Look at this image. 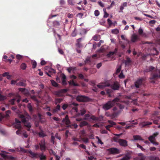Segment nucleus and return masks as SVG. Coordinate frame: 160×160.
<instances>
[{"instance_id": "nucleus-54", "label": "nucleus", "mask_w": 160, "mask_h": 160, "mask_svg": "<svg viewBox=\"0 0 160 160\" xmlns=\"http://www.w3.org/2000/svg\"><path fill=\"white\" fill-rule=\"evenodd\" d=\"M72 83H71L72 85H73L74 86H79V85L78 84L75 83L73 80H72Z\"/></svg>"}, {"instance_id": "nucleus-55", "label": "nucleus", "mask_w": 160, "mask_h": 160, "mask_svg": "<svg viewBox=\"0 0 160 160\" xmlns=\"http://www.w3.org/2000/svg\"><path fill=\"white\" fill-rule=\"evenodd\" d=\"M72 83H71L72 85H73L74 86H79V85L78 84L75 83L73 80H72Z\"/></svg>"}, {"instance_id": "nucleus-56", "label": "nucleus", "mask_w": 160, "mask_h": 160, "mask_svg": "<svg viewBox=\"0 0 160 160\" xmlns=\"http://www.w3.org/2000/svg\"><path fill=\"white\" fill-rule=\"evenodd\" d=\"M72 83H71L72 85H73L74 86H79V85L78 84L75 83L73 80H72Z\"/></svg>"}, {"instance_id": "nucleus-38", "label": "nucleus", "mask_w": 160, "mask_h": 160, "mask_svg": "<svg viewBox=\"0 0 160 160\" xmlns=\"http://www.w3.org/2000/svg\"><path fill=\"white\" fill-rule=\"evenodd\" d=\"M90 118L93 121H97V117L93 115H91Z\"/></svg>"}, {"instance_id": "nucleus-24", "label": "nucleus", "mask_w": 160, "mask_h": 160, "mask_svg": "<svg viewBox=\"0 0 160 160\" xmlns=\"http://www.w3.org/2000/svg\"><path fill=\"white\" fill-rule=\"evenodd\" d=\"M131 62V61L128 57L126 58V60L125 61V63L126 65H128Z\"/></svg>"}, {"instance_id": "nucleus-25", "label": "nucleus", "mask_w": 160, "mask_h": 160, "mask_svg": "<svg viewBox=\"0 0 160 160\" xmlns=\"http://www.w3.org/2000/svg\"><path fill=\"white\" fill-rule=\"evenodd\" d=\"M133 138L135 140H142L143 139L139 135H134L133 136Z\"/></svg>"}, {"instance_id": "nucleus-22", "label": "nucleus", "mask_w": 160, "mask_h": 160, "mask_svg": "<svg viewBox=\"0 0 160 160\" xmlns=\"http://www.w3.org/2000/svg\"><path fill=\"white\" fill-rule=\"evenodd\" d=\"M88 124V123L86 121H83L81 122L80 124V127H82L83 126H87Z\"/></svg>"}, {"instance_id": "nucleus-17", "label": "nucleus", "mask_w": 160, "mask_h": 160, "mask_svg": "<svg viewBox=\"0 0 160 160\" xmlns=\"http://www.w3.org/2000/svg\"><path fill=\"white\" fill-rule=\"evenodd\" d=\"M62 122H65L66 124L67 125H68L70 123V121L68 118V115H66L65 116V118L63 119Z\"/></svg>"}, {"instance_id": "nucleus-50", "label": "nucleus", "mask_w": 160, "mask_h": 160, "mask_svg": "<svg viewBox=\"0 0 160 160\" xmlns=\"http://www.w3.org/2000/svg\"><path fill=\"white\" fill-rule=\"evenodd\" d=\"M18 81V79L17 80H12L11 81V84H16V83Z\"/></svg>"}, {"instance_id": "nucleus-45", "label": "nucleus", "mask_w": 160, "mask_h": 160, "mask_svg": "<svg viewBox=\"0 0 160 160\" xmlns=\"http://www.w3.org/2000/svg\"><path fill=\"white\" fill-rule=\"evenodd\" d=\"M108 122L110 124V125H112V127L113 125H116V123L115 122H114L113 121L111 120H108Z\"/></svg>"}, {"instance_id": "nucleus-41", "label": "nucleus", "mask_w": 160, "mask_h": 160, "mask_svg": "<svg viewBox=\"0 0 160 160\" xmlns=\"http://www.w3.org/2000/svg\"><path fill=\"white\" fill-rule=\"evenodd\" d=\"M15 128L17 129H19L21 128V125L20 124H16L15 126Z\"/></svg>"}, {"instance_id": "nucleus-60", "label": "nucleus", "mask_w": 160, "mask_h": 160, "mask_svg": "<svg viewBox=\"0 0 160 160\" xmlns=\"http://www.w3.org/2000/svg\"><path fill=\"white\" fill-rule=\"evenodd\" d=\"M82 140L83 142H84L85 143H88V139L87 138H83L82 139Z\"/></svg>"}, {"instance_id": "nucleus-48", "label": "nucleus", "mask_w": 160, "mask_h": 160, "mask_svg": "<svg viewBox=\"0 0 160 160\" xmlns=\"http://www.w3.org/2000/svg\"><path fill=\"white\" fill-rule=\"evenodd\" d=\"M32 68H35L37 66V62L36 61H34L32 62Z\"/></svg>"}, {"instance_id": "nucleus-63", "label": "nucleus", "mask_w": 160, "mask_h": 160, "mask_svg": "<svg viewBox=\"0 0 160 160\" xmlns=\"http://www.w3.org/2000/svg\"><path fill=\"white\" fill-rule=\"evenodd\" d=\"M10 113V110H8L6 112V117H8L9 116V114Z\"/></svg>"}, {"instance_id": "nucleus-12", "label": "nucleus", "mask_w": 160, "mask_h": 160, "mask_svg": "<svg viewBox=\"0 0 160 160\" xmlns=\"http://www.w3.org/2000/svg\"><path fill=\"white\" fill-rule=\"evenodd\" d=\"M139 39V37L135 33L133 34L131 36V40L132 42H135Z\"/></svg>"}, {"instance_id": "nucleus-20", "label": "nucleus", "mask_w": 160, "mask_h": 160, "mask_svg": "<svg viewBox=\"0 0 160 160\" xmlns=\"http://www.w3.org/2000/svg\"><path fill=\"white\" fill-rule=\"evenodd\" d=\"M138 32L139 35H142V36L146 35L145 33L143 32V29L141 28L138 29Z\"/></svg>"}, {"instance_id": "nucleus-58", "label": "nucleus", "mask_w": 160, "mask_h": 160, "mask_svg": "<svg viewBox=\"0 0 160 160\" xmlns=\"http://www.w3.org/2000/svg\"><path fill=\"white\" fill-rule=\"evenodd\" d=\"M103 117L101 115L100 116L97 117V121H102L103 120Z\"/></svg>"}, {"instance_id": "nucleus-36", "label": "nucleus", "mask_w": 160, "mask_h": 160, "mask_svg": "<svg viewBox=\"0 0 160 160\" xmlns=\"http://www.w3.org/2000/svg\"><path fill=\"white\" fill-rule=\"evenodd\" d=\"M103 11H104V13L103 17L104 18H107V17H108L109 14L108 13H107V12H106V9H103Z\"/></svg>"}, {"instance_id": "nucleus-37", "label": "nucleus", "mask_w": 160, "mask_h": 160, "mask_svg": "<svg viewBox=\"0 0 160 160\" xmlns=\"http://www.w3.org/2000/svg\"><path fill=\"white\" fill-rule=\"evenodd\" d=\"M118 137H113V139L114 142L119 143L120 139H118Z\"/></svg>"}, {"instance_id": "nucleus-62", "label": "nucleus", "mask_w": 160, "mask_h": 160, "mask_svg": "<svg viewBox=\"0 0 160 160\" xmlns=\"http://www.w3.org/2000/svg\"><path fill=\"white\" fill-rule=\"evenodd\" d=\"M52 119L55 121H56L57 122H59L60 121V119L57 117H53L52 118Z\"/></svg>"}, {"instance_id": "nucleus-13", "label": "nucleus", "mask_w": 160, "mask_h": 160, "mask_svg": "<svg viewBox=\"0 0 160 160\" xmlns=\"http://www.w3.org/2000/svg\"><path fill=\"white\" fill-rule=\"evenodd\" d=\"M122 110L118 109L116 112H114L111 116V118H114L117 117L122 112Z\"/></svg>"}, {"instance_id": "nucleus-30", "label": "nucleus", "mask_w": 160, "mask_h": 160, "mask_svg": "<svg viewBox=\"0 0 160 160\" xmlns=\"http://www.w3.org/2000/svg\"><path fill=\"white\" fill-rule=\"evenodd\" d=\"M49 152L51 155H53L55 156L57 155L56 153L52 149L49 150Z\"/></svg>"}, {"instance_id": "nucleus-2", "label": "nucleus", "mask_w": 160, "mask_h": 160, "mask_svg": "<svg viewBox=\"0 0 160 160\" xmlns=\"http://www.w3.org/2000/svg\"><path fill=\"white\" fill-rule=\"evenodd\" d=\"M160 78V70L156 69L153 70L150 74L149 78L150 82L151 83H155V80Z\"/></svg>"}, {"instance_id": "nucleus-49", "label": "nucleus", "mask_w": 160, "mask_h": 160, "mask_svg": "<svg viewBox=\"0 0 160 160\" xmlns=\"http://www.w3.org/2000/svg\"><path fill=\"white\" fill-rule=\"evenodd\" d=\"M115 3L114 2V1H112L111 5L109 6H108L107 7V9H110L113 6V5H114L115 4Z\"/></svg>"}, {"instance_id": "nucleus-11", "label": "nucleus", "mask_w": 160, "mask_h": 160, "mask_svg": "<svg viewBox=\"0 0 160 160\" xmlns=\"http://www.w3.org/2000/svg\"><path fill=\"white\" fill-rule=\"evenodd\" d=\"M119 143L122 147H126L128 146V141L123 139H120Z\"/></svg>"}, {"instance_id": "nucleus-14", "label": "nucleus", "mask_w": 160, "mask_h": 160, "mask_svg": "<svg viewBox=\"0 0 160 160\" xmlns=\"http://www.w3.org/2000/svg\"><path fill=\"white\" fill-rule=\"evenodd\" d=\"M148 140L150 142L154 144L158 145V143L154 141L155 138L153 136H150L148 138Z\"/></svg>"}, {"instance_id": "nucleus-44", "label": "nucleus", "mask_w": 160, "mask_h": 160, "mask_svg": "<svg viewBox=\"0 0 160 160\" xmlns=\"http://www.w3.org/2000/svg\"><path fill=\"white\" fill-rule=\"evenodd\" d=\"M39 136L41 137H44L45 136V134L43 133L42 132H39L38 133Z\"/></svg>"}, {"instance_id": "nucleus-57", "label": "nucleus", "mask_w": 160, "mask_h": 160, "mask_svg": "<svg viewBox=\"0 0 160 160\" xmlns=\"http://www.w3.org/2000/svg\"><path fill=\"white\" fill-rule=\"evenodd\" d=\"M55 139V137L53 136H52L51 137V141L53 143V144H54V140Z\"/></svg>"}, {"instance_id": "nucleus-9", "label": "nucleus", "mask_w": 160, "mask_h": 160, "mask_svg": "<svg viewBox=\"0 0 160 160\" xmlns=\"http://www.w3.org/2000/svg\"><path fill=\"white\" fill-rule=\"evenodd\" d=\"M110 84L108 82L100 83L97 85L98 88L101 89H103L106 87H109Z\"/></svg>"}, {"instance_id": "nucleus-64", "label": "nucleus", "mask_w": 160, "mask_h": 160, "mask_svg": "<svg viewBox=\"0 0 160 160\" xmlns=\"http://www.w3.org/2000/svg\"><path fill=\"white\" fill-rule=\"evenodd\" d=\"M76 45L79 48H80V47H82V44L81 43H79V42H77Z\"/></svg>"}, {"instance_id": "nucleus-40", "label": "nucleus", "mask_w": 160, "mask_h": 160, "mask_svg": "<svg viewBox=\"0 0 160 160\" xmlns=\"http://www.w3.org/2000/svg\"><path fill=\"white\" fill-rule=\"evenodd\" d=\"M60 92H61L62 94V93H66L68 91V89H62L60 90Z\"/></svg>"}, {"instance_id": "nucleus-31", "label": "nucleus", "mask_w": 160, "mask_h": 160, "mask_svg": "<svg viewBox=\"0 0 160 160\" xmlns=\"http://www.w3.org/2000/svg\"><path fill=\"white\" fill-rule=\"evenodd\" d=\"M19 91L21 92H24V91H26L27 92H25V93H28V90L27 89L23 88H18Z\"/></svg>"}, {"instance_id": "nucleus-4", "label": "nucleus", "mask_w": 160, "mask_h": 160, "mask_svg": "<svg viewBox=\"0 0 160 160\" xmlns=\"http://www.w3.org/2000/svg\"><path fill=\"white\" fill-rule=\"evenodd\" d=\"M76 99L78 101L81 102H88L92 100L88 97L84 95H78L76 97Z\"/></svg>"}, {"instance_id": "nucleus-59", "label": "nucleus", "mask_w": 160, "mask_h": 160, "mask_svg": "<svg viewBox=\"0 0 160 160\" xmlns=\"http://www.w3.org/2000/svg\"><path fill=\"white\" fill-rule=\"evenodd\" d=\"M16 58L17 59L20 60L22 58V56L18 54L16 55Z\"/></svg>"}, {"instance_id": "nucleus-5", "label": "nucleus", "mask_w": 160, "mask_h": 160, "mask_svg": "<svg viewBox=\"0 0 160 160\" xmlns=\"http://www.w3.org/2000/svg\"><path fill=\"white\" fill-rule=\"evenodd\" d=\"M21 150L22 152L26 153H29V156L32 158H38V153H35L32 152L31 150H26L24 149L21 148Z\"/></svg>"}, {"instance_id": "nucleus-46", "label": "nucleus", "mask_w": 160, "mask_h": 160, "mask_svg": "<svg viewBox=\"0 0 160 160\" xmlns=\"http://www.w3.org/2000/svg\"><path fill=\"white\" fill-rule=\"evenodd\" d=\"M85 62L86 63H90L91 62V61H90V57H87L85 61Z\"/></svg>"}, {"instance_id": "nucleus-16", "label": "nucleus", "mask_w": 160, "mask_h": 160, "mask_svg": "<svg viewBox=\"0 0 160 160\" xmlns=\"http://www.w3.org/2000/svg\"><path fill=\"white\" fill-rule=\"evenodd\" d=\"M26 81L24 80H21L20 82L16 83V85L18 86L25 87L26 85Z\"/></svg>"}, {"instance_id": "nucleus-29", "label": "nucleus", "mask_w": 160, "mask_h": 160, "mask_svg": "<svg viewBox=\"0 0 160 160\" xmlns=\"http://www.w3.org/2000/svg\"><path fill=\"white\" fill-rule=\"evenodd\" d=\"M130 157L127 155H126L125 156L123 157L120 160H129Z\"/></svg>"}, {"instance_id": "nucleus-7", "label": "nucleus", "mask_w": 160, "mask_h": 160, "mask_svg": "<svg viewBox=\"0 0 160 160\" xmlns=\"http://www.w3.org/2000/svg\"><path fill=\"white\" fill-rule=\"evenodd\" d=\"M109 86L114 90H119L120 87V85L118 82L116 81L114 82L113 84L111 85L110 84Z\"/></svg>"}, {"instance_id": "nucleus-23", "label": "nucleus", "mask_w": 160, "mask_h": 160, "mask_svg": "<svg viewBox=\"0 0 160 160\" xmlns=\"http://www.w3.org/2000/svg\"><path fill=\"white\" fill-rule=\"evenodd\" d=\"M63 100L62 98H56L55 99V104L57 105L58 103H60Z\"/></svg>"}, {"instance_id": "nucleus-47", "label": "nucleus", "mask_w": 160, "mask_h": 160, "mask_svg": "<svg viewBox=\"0 0 160 160\" xmlns=\"http://www.w3.org/2000/svg\"><path fill=\"white\" fill-rule=\"evenodd\" d=\"M56 94L59 97H61L62 96V93L60 92V90L56 92Z\"/></svg>"}, {"instance_id": "nucleus-19", "label": "nucleus", "mask_w": 160, "mask_h": 160, "mask_svg": "<svg viewBox=\"0 0 160 160\" xmlns=\"http://www.w3.org/2000/svg\"><path fill=\"white\" fill-rule=\"evenodd\" d=\"M60 105L59 104L57 105L56 107L52 110V112L54 113H55L58 112L60 110Z\"/></svg>"}, {"instance_id": "nucleus-3", "label": "nucleus", "mask_w": 160, "mask_h": 160, "mask_svg": "<svg viewBox=\"0 0 160 160\" xmlns=\"http://www.w3.org/2000/svg\"><path fill=\"white\" fill-rule=\"evenodd\" d=\"M19 117L21 119L22 122L24 123V126L28 128L27 129V130L30 131V128L31 126L30 123L29 122V118L25 116L23 114L19 115Z\"/></svg>"}, {"instance_id": "nucleus-18", "label": "nucleus", "mask_w": 160, "mask_h": 160, "mask_svg": "<svg viewBox=\"0 0 160 160\" xmlns=\"http://www.w3.org/2000/svg\"><path fill=\"white\" fill-rule=\"evenodd\" d=\"M152 122H142L141 123V125L142 127H148V125H151Z\"/></svg>"}, {"instance_id": "nucleus-33", "label": "nucleus", "mask_w": 160, "mask_h": 160, "mask_svg": "<svg viewBox=\"0 0 160 160\" xmlns=\"http://www.w3.org/2000/svg\"><path fill=\"white\" fill-rule=\"evenodd\" d=\"M119 30L117 29H112V32L114 34H117L119 33Z\"/></svg>"}, {"instance_id": "nucleus-15", "label": "nucleus", "mask_w": 160, "mask_h": 160, "mask_svg": "<svg viewBox=\"0 0 160 160\" xmlns=\"http://www.w3.org/2000/svg\"><path fill=\"white\" fill-rule=\"evenodd\" d=\"M155 69L154 67L152 66H150L147 69L144 70V72H152L153 70Z\"/></svg>"}, {"instance_id": "nucleus-27", "label": "nucleus", "mask_w": 160, "mask_h": 160, "mask_svg": "<svg viewBox=\"0 0 160 160\" xmlns=\"http://www.w3.org/2000/svg\"><path fill=\"white\" fill-rule=\"evenodd\" d=\"M27 108L30 112H32L33 111L32 108L30 103H29L27 105Z\"/></svg>"}, {"instance_id": "nucleus-10", "label": "nucleus", "mask_w": 160, "mask_h": 160, "mask_svg": "<svg viewBox=\"0 0 160 160\" xmlns=\"http://www.w3.org/2000/svg\"><path fill=\"white\" fill-rule=\"evenodd\" d=\"M39 144L41 151H45L46 150V143L44 139H43L40 141Z\"/></svg>"}, {"instance_id": "nucleus-61", "label": "nucleus", "mask_w": 160, "mask_h": 160, "mask_svg": "<svg viewBox=\"0 0 160 160\" xmlns=\"http://www.w3.org/2000/svg\"><path fill=\"white\" fill-rule=\"evenodd\" d=\"M83 15V14L82 13H79L77 14V17H78L80 18H82Z\"/></svg>"}, {"instance_id": "nucleus-8", "label": "nucleus", "mask_w": 160, "mask_h": 160, "mask_svg": "<svg viewBox=\"0 0 160 160\" xmlns=\"http://www.w3.org/2000/svg\"><path fill=\"white\" fill-rule=\"evenodd\" d=\"M108 151L110 154H118L120 152L119 150L116 148H111L108 149Z\"/></svg>"}, {"instance_id": "nucleus-21", "label": "nucleus", "mask_w": 160, "mask_h": 160, "mask_svg": "<svg viewBox=\"0 0 160 160\" xmlns=\"http://www.w3.org/2000/svg\"><path fill=\"white\" fill-rule=\"evenodd\" d=\"M38 157H39L40 160H46V156L44 155L43 153L38 154Z\"/></svg>"}, {"instance_id": "nucleus-52", "label": "nucleus", "mask_w": 160, "mask_h": 160, "mask_svg": "<svg viewBox=\"0 0 160 160\" xmlns=\"http://www.w3.org/2000/svg\"><path fill=\"white\" fill-rule=\"evenodd\" d=\"M94 14L96 16H98L99 15V12L98 10H95Z\"/></svg>"}, {"instance_id": "nucleus-51", "label": "nucleus", "mask_w": 160, "mask_h": 160, "mask_svg": "<svg viewBox=\"0 0 160 160\" xmlns=\"http://www.w3.org/2000/svg\"><path fill=\"white\" fill-rule=\"evenodd\" d=\"M68 2L69 5L72 6H73L74 5V4L72 0H68Z\"/></svg>"}, {"instance_id": "nucleus-35", "label": "nucleus", "mask_w": 160, "mask_h": 160, "mask_svg": "<svg viewBox=\"0 0 160 160\" xmlns=\"http://www.w3.org/2000/svg\"><path fill=\"white\" fill-rule=\"evenodd\" d=\"M6 98V96L2 95L0 94V101H2L5 100Z\"/></svg>"}, {"instance_id": "nucleus-1", "label": "nucleus", "mask_w": 160, "mask_h": 160, "mask_svg": "<svg viewBox=\"0 0 160 160\" xmlns=\"http://www.w3.org/2000/svg\"><path fill=\"white\" fill-rule=\"evenodd\" d=\"M120 100V99L116 98L112 101H109L103 105V108L105 111L108 110L114 106L116 102H118Z\"/></svg>"}, {"instance_id": "nucleus-39", "label": "nucleus", "mask_w": 160, "mask_h": 160, "mask_svg": "<svg viewBox=\"0 0 160 160\" xmlns=\"http://www.w3.org/2000/svg\"><path fill=\"white\" fill-rule=\"evenodd\" d=\"M16 101V98H14L10 100L9 102L10 103V104L12 105H13L14 104L15 102Z\"/></svg>"}, {"instance_id": "nucleus-32", "label": "nucleus", "mask_w": 160, "mask_h": 160, "mask_svg": "<svg viewBox=\"0 0 160 160\" xmlns=\"http://www.w3.org/2000/svg\"><path fill=\"white\" fill-rule=\"evenodd\" d=\"M20 67L22 70H25L26 69L27 66L26 64L24 63H22Z\"/></svg>"}, {"instance_id": "nucleus-26", "label": "nucleus", "mask_w": 160, "mask_h": 160, "mask_svg": "<svg viewBox=\"0 0 160 160\" xmlns=\"http://www.w3.org/2000/svg\"><path fill=\"white\" fill-rule=\"evenodd\" d=\"M80 113H79V115H80L82 116L84 115L86 112V110L84 108L82 109L80 111Z\"/></svg>"}, {"instance_id": "nucleus-43", "label": "nucleus", "mask_w": 160, "mask_h": 160, "mask_svg": "<svg viewBox=\"0 0 160 160\" xmlns=\"http://www.w3.org/2000/svg\"><path fill=\"white\" fill-rule=\"evenodd\" d=\"M108 24L109 26H111L112 24V22L111 20L108 18L107 20Z\"/></svg>"}, {"instance_id": "nucleus-42", "label": "nucleus", "mask_w": 160, "mask_h": 160, "mask_svg": "<svg viewBox=\"0 0 160 160\" xmlns=\"http://www.w3.org/2000/svg\"><path fill=\"white\" fill-rule=\"evenodd\" d=\"M115 52H110L108 54H107V56L108 57H110L111 56L115 54Z\"/></svg>"}, {"instance_id": "nucleus-28", "label": "nucleus", "mask_w": 160, "mask_h": 160, "mask_svg": "<svg viewBox=\"0 0 160 160\" xmlns=\"http://www.w3.org/2000/svg\"><path fill=\"white\" fill-rule=\"evenodd\" d=\"M51 82L52 85L55 87H57L58 86V84L54 80H51Z\"/></svg>"}, {"instance_id": "nucleus-6", "label": "nucleus", "mask_w": 160, "mask_h": 160, "mask_svg": "<svg viewBox=\"0 0 160 160\" xmlns=\"http://www.w3.org/2000/svg\"><path fill=\"white\" fill-rule=\"evenodd\" d=\"M144 80V78H143L138 79L134 82L135 87L137 88H139L140 86L142 85L143 82Z\"/></svg>"}, {"instance_id": "nucleus-34", "label": "nucleus", "mask_w": 160, "mask_h": 160, "mask_svg": "<svg viewBox=\"0 0 160 160\" xmlns=\"http://www.w3.org/2000/svg\"><path fill=\"white\" fill-rule=\"evenodd\" d=\"M95 41H98L99 40V37L97 35H94L92 38Z\"/></svg>"}, {"instance_id": "nucleus-53", "label": "nucleus", "mask_w": 160, "mask_h": 160, "mask_svg": "<svg viewBox=\"0 0 160 160\" xmlns=\"http://www.w3.org/2000/svg\"><path fill=\"white\" fill-rule=\"evenodd\" d=\"M0 154L2 156V157L6 159L8 158V156L6 155L4 153H1Z\"/></svg>"}]
</instances>
